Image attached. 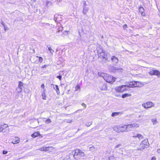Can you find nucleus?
<instances>
[{"label": "nucleus", "instance_id": "obj_1", "mask_svg": "<svg viewBox=\"0 0 160 160\" xmlns=\"http://www.w3.org/2000/svg\"><path fill=\"white\" fill-rule=\"evenodd\" d=\"M98 75L102 77L104 80L108 82L112 83L115 81V78L114 77L107 73L98 72Z\"/></svg>", "mask_w": 160, "mask_h": 160}, {"label": "nucleus", "instance_id": "obj_2", "mask_svg": "<svg viewBox=\"0 0 160 160\" xmlns=\"http://www.w3.org/2000/svg\"><path fill=\"white\" fill-rule=\"evenodd\" d=\"M85 154L79 149H76L75 152L73 155L74 158L76 160L80 159L81 158L84 157Z\"/></svg>", "mask_w": 160, "mask_h": 160}, {"label": "nucleus", "instance_id": "obj_3", "mask_svg": "<svg viewBox=\"0 0 160 160\" xmlns=\"http://www.w3.org/2000/svg\"><path fill=\"white\" fill-rule=\"evenodd\" d=\"M149 146V143L148 139H145L141 143L138 150L141 151L143 149L147 148Z\"/></svg>", "mask_w": 160, "mask_h": 160}, {"label": "nucleus", "instance_id": "obj_4", "mask_svg": "<svg viewBox=\"0 0 160 160\" xmlns=\"http://www.w3.org/2000/svg\"><path fill=\"white\" fill-rule=\"evenodd\" d=\"M155 106L154 103L152 102H148L142 104V106L145 108H152Z\"/></svg>", "mask_w": 160, "mask_h": 160}, {"label": "nucleus", "instance_id": "obj_5", "mask_svg": "<svg viewBox=\"0 0 160 160\" xmlns=\"http://www.w3.org/2000/svg\"><path fill=\"white\" fill-rule=\"evenodd\" d=\"M140 82L139 81H133L130 82L128 84L126 85L127 87L129 88H133L138 86L139 84L138 83H140Z\"/></svg>", "mask_w": 160, "mask_h": 160}, {"label": "nucleus", "instance_id": "obj_6", "mask_svg": "<svg viewBox=\"0 0 160 160\" xmlns=\"http://www.w3.org/2000/svg\"><path fill=\"white\" fill-rule=\"evenodd\" d=\"M126 87H127L126 85H122L121 86H120L118 87H117L116 88V91L118 92H122L126 90Z\"/></svg>", "mask_w": 160, "mask_h": 160}, {"label": "nucleus", "instance_id": "obj_7", "mask_svg": "<svg viewBox=\"0 0 160 160\" xmlns=\"http://www.w3.org/2000/svg\"><path fill=\"white\" fill-rule=\"evenodd\" d=\"M128 131L130 130V128L135 127L138 128L139 127V124L137 123H133L131 124L126 125Z\"/></svg>", "mask_w": 160, "mask_h": 160}, {"label": "nucleus", "instance_id": "obj_8", "mask_svg": "<svg viewBox=\"0 0 160 160\" xmlns=\"http://www.w3.org/2000/svg\"><path fill=\"white\" fill-rule=\"evenodd\" d=\"M149 73L151 75H156L158 76L160 75V72L157 70H152Z\"/></svg>", "mask_w": 160, "mask_h": 160}, {"label": "nucleus", "instance_id": "obj_9", "mask_svg": "<svg viewBox=\"0 0 160 160\" xmlns=\"http://www.w3.org/2000/svg\"><path fill=\"white\" fill-rule=\"evenodd\" d=\"M99 87L100 89L102 90H106L107 89V86L106 84H101Z\"/></svg>", "mask_w": 160, "mask_h": 160}, {"label": "nucleus", "instance_id": "obj_10", "mask_svg": "<svg viewBox=\"0 0 160 160\" xmlns=\"http://www.w3.org/2000/svg\"><path fill=\"white\" fill-rule=\"evenodd\" d=\"M89 8L87 7H83L82 13L84 15H85L88 12Z\"/></svg>", "mask_w": 160, "mask_h": 160}, {"label": "nucleus", "instance_id": "obj_11", "mask_svg": "<svg viewBox=\"0 0 160 160\" xmlns=\"http://www.w3.org/2000/svg\"><path fill=\"white\" fill-rule=\"evenodd\" d=\"M111 59L113 62L116 64H117L118 61V59L114 56H112Z\"/></svg>", "mask_w": 160, "mask_h": 160}, {"label": "nucleus", "instance_id": "obj_12", "mask_svg": "<svg viewBox=\"0 0 160 160\" xmlns=\"http://www.w3.org/2000/svg\"><path fill=\"white\" fill-rule=\"evenodd\" d=\"M140 12L141 13V15L143 16H145V13L144 12V9L142 7H140L139 9Z\"/></svg>", "mask_w": 160, "mask_h": 160}, {"label": "nucleus", "instance_id": "obj_13", "mask_svg": "<svg viewBox=\"0 0 160 160\" xmlns=\"http://www.w3.org/2000/svg\"><path fill=\"white\" fill-rule=\"evenodd\" d=\"M100 56L102 57L103 58L106 59V60L107 59V54L105 52L103 51V52H100Z\"/></svg>", "mask_w": 160, "mask_h": 160}, {"label": "nucleus", "instance_id": "obj_14", "mask_svg": "<svg viewBox=\"0 0 160 160\" xmlns=\"http://www.w3.org/2000/svg\"><path fill=\"white\" fill-rule=\"evenodd\" d=\"M53 88L55 90H56L57 93L58 95H59L60 94V92L58 85H53Z\"/></svg>", "mask_w": 160, "mask_h": 160}, {"label": "nucleus", "instance_id": "obj_15", "mask_svg": "<svg viewBox=\"0 0 160 160\" xmlns=\"http://www.w3.org/2000/svg\"><path fill=\"white\" fill-rule=\"evenodd\" d=\"M126 125H120V132H124L127 129Z\"/></svg>", "mask_w": 160, "mask_h": 160}, {"label": "nucleus", "instance_id": "obj_16", "mask_svg": "<svg viewBox=\"0 0 160 160\" xmlns=\"http://www.w3.org/2000/svg\"><path fill=\"white\" fill-rule=\"evenodd\" d=\"M149 25L150 23L147 20H144V21L142 24L143 27L146 28H147L148 26H149Z\"/></svg>", "mask_w": 160, "mask_h": 160}, {"label": "nucleus", "instance_id": "obj_17", "mask_svg": "<svg viewBox=\"0 0 160 160\" xmlns=\"http://www.w3.org/2000/svg\"><path fill=\"white\" fill-rule=\"evenodd\" d=\"M134 138L137 137L139 140H141L143 138V136L140 134H137L136 135H133Z\"/></svg>", "mask_w": 160, "mask_h": 160}, {"label": "nucleus", "instance_id": "obj_18", "mask_svg": "<svg viewBox=\"0 0 160 160\" xmlns=\"http://www.w3.org/2000/svg\"><path fill=\"white\" fill-rule=\"evenodd\" d=\"M120 125L116 126L114 127L113 128V129L114 131L118 132H119L120 129Z\"/></svg>", "mask_w": 160, "mask_h": 160}, {"label": "nucleus", "instance_id": "obj_19", "mask_svg": "<svg viewBox=\"0 0 160 160\" xmlns=\"http://www.w3.org/2000/svg\"><path fill=\"white\" fill-rule=\"evenodd\" d=\"M47 47L48 48L49 51L50 52L51 56H52L53 55V53L54 52V51L52 48L51 47H50L49 45H47Z\"/></svg>", "mask_w": 160, "mask_h": 160}, {"label": "nucleus", "instance_id": "obj_20", "mask_svg": "<svg viewBox=\"0 0 160 160\" xmlns=\"http://www.w3.org/2000/svg\"><path fill=\"white\" fill-rule=\"evenodd\" d=\"M50 147H44L42 148H41L38 149L39 150H40L41 151H47L48 150V148H49Z\"/></svg>", "mask_w": 160, "mask_h": 160}, {"label": "nucleus", "instance_id": "obj_21", "mask_svg": "<svg viewBox=\"0 0 160 160\" xmlns=\"http://www.w3.org/2000/svg\"><path fill=\"white\" fill-rule=\"evenodd\" d=\"M40 135V134L38 132H36L32 134L31 136L33 138H35Z\"/></svg>", "mask_w": 160, "mask_h": 160}, {"label": "nucleus", "instance_id": "obj_22", "mask_svg": "<svg viewBox=\"0 0 160 160\" xmlns=\"http://www.w3.org/2000/svg\"><path fill=\"white\" fill-rule=\"evenodd\" d=\"M112 69H113V70L112 71L113 72H115L117 71H118L119 70H122V68H118L117 67H112Z\"/></svg>", "mask_w": 160, "mask_h": 160}, {"label": "nucleus", "instance_id": "obj_23", "mask_svg": "<svg viewBox=\"0 0 160 160\" xmlns=\"http://www.w3.org/2000/svg\"><path fill=\"white\" fill-rule=\"evenodd\" d=\"M18 138V139H16L15 140H13L12 142V143L13 144H15L19 142L20 140L19 138Z\"/></svg>", "mask_w": 160, "mask_h": 160}, {"label": "nucleus", "instance_id": "obj_24", "mask_svg": "<svg viewBox=\"0 0 160 160\" xmlns=\"http://www.w3.org/2000/svg\"><path fill=\"white\" fill-rule=\"evenodd\" d=\"M130 96L129 94L127 93H125L122 95V98H125Z\"/></svg>", "mask_w": 160, "mask_h": 160}, {"label": "nucleus", "instance_id": "obj_25", "mask_svg": "<svg viewBox=\"0 0 160 160\" xmlns=\"http://www.w3.org/2000/svg\"><path fill=\"white\" fill-rule=\"evenodd\" d=\"M120 113V112H114L112 113V116L113 117L115 116H117Z\"/></svg>", "mask_w": 160, "mask_h": 160}, {"label": "nucleus", "instance_id": "obj_26", "mask_svg": "<svg viewBox=\"0 0 160 160\" xmlns=\"http://www.w3.org/2000/svg\"><path fill=\"white\" fill-rule=\"evenodd\" d=\"M152 122L153 123V125H155L157 122V119L155 118L151 119Z\"/></svg>", "mask_w": 160, "mask_h": 160}, {"label": "nucleus", "instance_id": "obj_27", "mask_svg": "<svg viewBox=\"0 0 160 160\" xmlns=\"http://www.w3.org/2000/svg\"><path fill=\"white\" fill-rule=\"evenodd\" d=\"M42 98L43 99H44V100L46 99V96L45 95V93L44 91L42 93Z\"/></svg>", "mask_w": 160, "mask_h": 160}, {"label": "nucleus", "instance_id": "obj_28", "mask_svg": "<svg viewBox=\"0 0 160 160\" xmlns=\"http://www.w3.org/2000/svg\"><path fill=\"white\" fill-rule=\"evenodd\" d=\"M45 122L46 123H50L52 122V121L50 119L48 118L46 120Z\"/></svg>", "mask_w": 160, "mask_h": 160}, {"label": "nucleus", "instance_id": "obj_29", "mask_svg": "<svg viewBox=\"0 0 160 160\" xmlns=\"http://www.w3.org/2000/svg\"><path fill=\"white\" fill-rule=\"evenodd\" d=\"M23 85V83L21 81H19V84L18 87L19 88H22L21 87Z\"/></svg>", "mask_w": 160, "mask_h": 160}, {"label": "nucleus", "instance_id": "obj_30", "mask_svg": "<svg viewBox=\"0 0 160 160\" xmlns=\"http://www.w3.org/2000/svg\"><path fill=\"white\" fill-rule=\"evenodd\" d=\"M37 57L39 58V62H40L41 63L42 62L43 59L42 57L38 56H37Z\"/></svg>", "mask_w": 160, "mask_h": 160}, {"label": "nucleus", "instance_id": "obj_31", "mask_svg": "<svg viewBox=\"0 0 160 160\" xmlns=\"http://www.w3.org/2000/svg\"><path fill=\"white\" fill-rule=\"evenodd\" d=\"M98 48H97V52L98 54L99 53L100 54V53L101 52H103V50L102 49L100 48L99 50H98Z\"/></svg>", "mask_w": 160, "mask_h": 160}, {"label": "nucleus", "instance_id": "obj_32", "mask_svg": "<svg viewBox=\"0 0 160 160\" xmlns=\"http://www.w3.org/2000/svg\"><path fill=\"white\" fill-rule=\"evenodd\" d=\"M82 3L83 4V7H87L88 6V4L85 1H83Z\"/></svg>", "mask_w": 160, "mask_h": 160}, {"label": "nucleus", "instance_id": "obj_33", "mask_svg": "<svg viewBox=\"0 0 160 160\" xmlns=\"http://www.w3.org/2000/svg\"><path fill=\"white\" fill-rule=\"evenodd\" d=\"M5 126V128H7L8 127V126L7 124H4L3 125H0V128H1L2 127H4Z\"/></svg>", "mask_w": 160, "mask_h": 160}, {"label": "nucleus", "instance_id": "obj_34", "mask_svg": "<svg viewBox=\"0 0 160 160\" xmlns=\"http://www.w3.org/2000/svg\"><path fill=\"white\" fill-rule=\"evenodd\" d=\"M65 121L66 122H68V123H71L72 122V120H70V119H66L65 120Z\"/></svg>", "mask_w": 160, "mask_h": 160}, {"label": "nucleus", "instance_id": "obj_35", "mask_svg": "<svg viewBox=\"0 0 160 160\" xmlns=\"http://www.w3.org/2000/svg\"><path fill=\"white\" fill-rule=\"evenodd\" d=\"M5 127V126L4 127H2L0 128V132H2L3 130L4 129Z\"/></svg>", "mask_w": 160, "mask_h": 160}, {"label": "nucleus", "instance_id": "obj_36", "mask_svg": "<svg viewBox=\"0 0 160 160\" xmlns=\"http://www.w3.org/2000/svg\"><path fill=\"white\" fill-rule=\"evenodd\" d=\"M95 149V148L93 147H91L89 148V150L91 151H93Z\"/></svg>", "mask_w": 160, "mask_h": 160}, {"label": "nucleus", "instance_id": "obj_37", "mask_svg": "<svg viewBox=\"0 0 160 160\" xmlns=\"http://www.w3.org/2000/svg\"><path fill=\"white\" fill-rule=\"evenodd\" d=\"M22 88H19L18 87L17 88V90L19 92H20L22 91Z\"/></svg>", "mask_w": 160, "mask_h": 160}, {"label": "nucleus", "instance_id": "obj_38", "mask_svg": "<svg viewBox=\"0 0 160 160\" xmlns=\"http://www.w3.org/2000/svg\"><path fill=\"white\" fill-rule=\"evenodd\" d=\"M57 78H58L59 80H61L62 79V77L61 75H59L58 76H57Z\"/></svg>", "mask_w": 160, "mask_h": 160}, {"label": "nucleus", "instance_id": "obj_39", "mask_svg": "<svg viewBox=\"0 0 160 160\" xmlns=\"http://www.w3.org/2000/svg\"><path fill=\"white\" fill-rule=\"evenodd\" d=\"M121 144H118L115 147V148H118L120 147H121Z\"/></svg>", "mask_w": 160, "mask_h": 160}, {"label": "nucleus", "instance_id": "obj_40", "mask_svg": "<svg viewBox=\"0 0 160 160\" xmlns=\"http://www.w3.org/2000/svg\"><path fill=\"white\" fill-rule=\"evenodd\" d=\"M4 30L5 31H6L9 30L8 28L6 26L5 27H4Z\"/></svg>", "mask_w": 160, "mask_h": 160}, {"label": "nucleus", "instance_id": "obj_41", "mask_svg": "<svg viewBox=\"0 0 160 160\" xmlns=\"http://www.w3.org/2000/svg\"><path fill=\"white\" fill-rule=\"evenodd\" d=\"M1 24L3 26V27L6 26V25H5V24L2 21Z\"/></svg>", "mask_w": 160, "mask_h": 160}, {"label": "nucleus", "instance_id": "obj_42", "mask_svg": "<svg viewBox=\"0 0 160 160\" xmlns=\"http://www.w3.org/2000/svg\"><path fill=\"white\" fill-rule=\"evenodd\" d=\"M49 3L51 4V3L50 2H47V7L48 6V5L49 4Z\"/></svg>", "mask_w": 160, "mask_h": 160}, {"label": "nucleus", "instance_id": "obj_43", "mask_svg": "<svg viewBox=\"0 0 160 160\" xmlns=\"http://www.w3.org/2000/svg\"><path fill=\"white\" fill-rule=\"evenodd\" d=\"M156 158L155 157H153L151 160H156Z\"/></svg>", "mask_w": 160, "mask_h": 160}, {"label": "nucleus", "instance_id": "obj_44", "mask_svg": "<svg viewBox=\"0 0 160 160\" xmlns=\"http://www.w3.org/2000/svg\"><path fill=\"white\" fill-rule=\"evenodd\" d=\"M91 124V122H89L86 125L87 126H89Z\"/></svg>", "mask_w": 160, "mask_h": 160}, {"label": "nucleus", "instance_id": "obj_45", "mask_svg": "<svg viewBox=\"0 0 160 160\" xmlns=\"http://www.w3.org/2000/svg\"><path fill=\"white\" fill-rule=\"evenodd\" d=\"M41 87L42 88H44V84H42V85H41Z\"/></svg>", "mask_w": 160, "mask_h": 160}, {"label": "nucleus", "instance_id": "obj_46", "mask_svg": "<svg viewBox=\"0 0 160 160\" xmlns=\"http://www.w3.org/2000/svg\"><path fill=\"white\" fill-rule=\"evenodd\" d=\"M7 153V151H4L3 152V154H6Z\"/></svg>", "mask_w": 160, "mask_h": 160}, {"label": "nucleus", "instance_id": "obj_47", "mask_svg": "<svg viewBox=\"0 0 160 160\" xmlns=\"http://www.w3.org/2000/svg\"><path fill=\"white\" fill-rule=\"evenodd\" d=\"M82 106H84V107L85 108H86V105H85L84 103H82Z\"/></svg>", "mask_w": 160, "mask_h": 160}, {"label": "nucleus", "instance_id": "obj_48", "mask_svg": "<svg viewBox=\"0 0 160 160\" xmlns=\"http://www.w3.org/2000/svg\"><path fill=\"white\" fill-rule=\"evenodd\" d=\"M56 15H55L54 16V20L55 21H56V20H57V19L56 18Z\"/></svg>", "mask_w": 160, "mask_h": 160}, {"label": "nucleus", "instance_id": "obj_49", "mask_svg": "<svg viewBox=\"0 0 160 160\" xmlns=\"http://www.w3.org/2000/svg\"><path fill=\"white\" fill-rule=\"evenodd\" d=\"M46 67H47V65H43L42 66V68H44Z\"/></svg>", "mask_w": 160, "mask_h": 160}, {"label": "nucleus", "instance_id": "obj_50", "mask_svg": "<svg viewBox=\"0 0 160 160\" xmlns=\"http://www.w3.org/2000/svg\"><path fill=\"white\" fill-rule=\"evenodd\" d=\"M157 151L158 153H160V149H158Z\"/></svg>", "mask_w": 160, "mask_h": 160}, {"label": "nucleus", "instance_id": "obj_51", "mask_svg": "<svg viewBox=\"0 0 160 160\" xmlns=\"http://www.w3.org/2000/svg\"><path fill=\"white\" fill-rule=\"evenodd\" d=\"M77 88L76 89H78V88H79L80 89V87L78 86H77Z\"/></svg>", "mask_w": 160, "mask_h": 160}, {"label": "nucleus", "instance_id": "obj_52", "mask_svg": "<svg viewBox=\"0 0 160 160\" xmlns=\"http://www.w3.org/2000/svg\"><path fill=\"white\" fill-rule=\"evenodd\" d=\"M65 32H68L67 31H65Z\"/></svg>", "mask_w": 160, "mask_h": 160}, {"label": "nucleus", "instance_id": "obj_53", "mask_svg": "<svg viewBox=\"0 0 160 160\" xmlns=\"http://www.w3.org/2000/svg\"><path fill=\"white\" fill-rule=\"evenodd\" d=\"M124 25L125 26V27H126V26H127V25Z\"/></svg>", "mask_w": 160, "mask_h": 160}, {"label": "nucleus", "instance_id": "obj_54", "mask_svg": "<svg viewBox=\"0 0 160 160\" xmlns=\"http://www.w3.org/2000/svg\"><path fill=\"white\" fill-rule=\"evenodd\" d=\"M124 25L125 26V27H126V26H127V25Z\"/></svg>", "mask_w": 160, "mask_h": 160}]
</instances>
